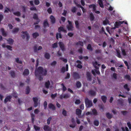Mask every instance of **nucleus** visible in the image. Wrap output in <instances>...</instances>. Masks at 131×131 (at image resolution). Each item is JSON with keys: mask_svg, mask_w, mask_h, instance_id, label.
I'll use <instances>...</instances> for the list:
<instances>
[{"mask_svg": "<svg viewBox=\"0 0 131 131\" xmlns=\"http://www.w3.org/2000/svg\"><path fill=\"white\" fill-rule=\"evenodd\" d=\"M47 72L46 69H44L42 67L39 66L36 70L35 74L36 76L40 75L46 76L47 75Z\"/></svg>", "mask_w": 131, "mask_h": 131, "instance_id": "f257e3e1", "label": "nucleus"}, {"mask_svg": "<svg viewBox=\"0 0 131 131\" xmlns=\"http://www.w3.org/2000/svg\"><path fill=\"white\" fill-rule=\"evenodd\" d=\"M85 103L86 107L87 108H89L93 106L92 101L89 100V99L86 98L85 99Z\"/></svg>", "mask_w": 131, "mask_h": 131, "instance_id": "f03ea898", "label": "nucleus"}, {"mask_svg": "<svg viewBox=\"0 0 131 131\" xmlns=\"http://www.w3.org/2000/svg\"><path fill=\"white\" fill-rule=\"evenodd\" d=\"M21 33L24 35H21V37H22V38L23 39H25V36L26 37V40L28 41L30 39V36L29 34L28 33V32L27 31H22L21 32Z\"/></svg>", "mask_w": 131, "mask_h": 131, "instance_id": "7ed1b4c3", "label": "nucleus"}, {"mask_svg": "<svg viewBox=\"0 0 131 131\" xmlns=\"http://www.w3.org/2000/svg\"><path fill=\"white\" fill-rule=\"evenodd\" d=\"M33 18L35 20H36V22H35L34 23V25L38 24L40 21V20L39 19L38 17V15L36 13H35L33 15Z\"/></svg>", "mask_w": 131, "mask_h": 131, "instance_id": "20e7f679", "label": "nucleus"}, {"mask_svg": "<svg viewBox=\"0 0 131 131\" xmlns=\"http://www.w3.org/2000/svg\"><path fill=\"white\" fill-rule=\"evenodd\" d=\"M59 47L61 48L62 51L63 52L64 51L66 50V48L65 46L63 43L61 41H59Z\"/></svg>", "mask_w": 131, "mask_h": 131, "instance_id": "39448f33", "label": "nucleus"}, {"mask_svg": "<svg viewBox=\"0 0 131 131\" xmlns=\"http://www.w3.org/2000/svg\"><path fill=\"white\" fill-rule=\"evenodd\" d=\"M72 76L74 79L75 80H77L80 78V76L78 72H73Z\"/></svg>", "mask_w": 131, "mask_h": 131, "instance_id": "423d86ee", "label": "nucleus"}, {"mask_svg": "<svg viewBox=\"0 0 131 131\" xmlns=\"http://www.w3.org/2000/svg\"><path fill=\"white\" fill-rule=\"evenodd\" d=\"M70 95L68 93L65 94L63 95H61L60 96V98L61 99H62L63 98L67 99L70 97Z\"/></svg>", "mask_w": 131, "mask_h": 131, "instance_id": "0eeeda50", "label": "nucleus"}, {"mask_svg": "<svg viewBox=\"0 0 131 131\" xmlns=\"http://www.w3.org/2000/svg\"><path fill=\"white\" fill-rule=\"evenodd\" d=\"M86 75L87 80L89 81H91L92 80V77L90 73L89 72H87Z\"/></svg>", "mask_w": 131, "mask_h": 131, "instance_id": "6e6552de", "label": "nucleus"}, {"mask_svg": "<svg viewBox=\"0 0 131 131\" xmlns=\"http://www.w3.org/2000/svg\"><path fill=\"white\" fill-rule=\"evenodd\" d=\"M71 122L72 124L70 125V127L72 128H74L76 125V124L73 118L71 119Z\"/></svg>", "mask_w": 131, "mask_h": 131, "instance_id": "1a4fd4ad", "label": "nucleus"}, {"mask_svg": "<svg viewBox=\"0 0 131 131\" xmlns=\"http://www.w3.org/2000/svg\"><path fill=\"white\" fill-rule=\"evenodd\" d=\"M32 99L34 102V106L36 107L38 106V99L36 97H34Z\"/></svg>", "mask_w": 131, "mask_h": 131, "instance_id": "9d476101", "label": "nucleus"}, {"mask_svg": "<svg viewBox=\"0 0 131 131\" xmlns=\"http://www.w3.org/2000/svg\"><path fill=\"white\" fill-rule=\"evenodd\" d=\"M49 24L48 22V20L47 19H45L43 23V27L45 28H46L47 26L49 27Z\"/></svg>", "mask_w": 131, "mask_h": 131, "instance_id": "9b49d317", "label": "nucleus"}, {"mask_svg": "<svg viewBox=\"0 0 131 131\" xmlns=\"http://www.w3.org/2000/svg\"><path fill=\"white\" fill-rule=\"evenodd\" d=\"M12 98V96L11 95H9L6 96L4 100L5 103H6L8 101H10Z\"/></svg>", "mask_w": 131, "mask_h": 131, "instance_id": "f8f14e48", "label": "nucleus"}, {"mask_svg": "<svg viewBox=\"0 0 131 131\" xmlns=\"http://www.w3.org/2000/svg\"><path fill=\"white\" fill-rule=\"evenodd\" d=\"M50 18L51 20V23L52 24H54L56 23V19L53 16L51 15L50 16Z\"/></svg>", "mask_w": 131, "mask_h": 131, "instance_id": "ddd939ff", "label": "nucleus"}, {"mask_svg": "<svg viewBox=\"0 0 131 131\" xmlns=\"http://www.w3.org/2000/svg\"><path fill=\"white\" fill-rule=\"evenodd\" d=\"M43 129L45 131H51V128L47 125L44 126Z\"/></svg>", "mask_w": 131, "mask_h": 131, "instance_id": "4468645a", "label": "nucleus"}, {"mask_svg": "<svg viewBox=\"0 0 131 131\" xmlns=\"http://www.w3.org/2000/svg\"><path fill=\"white\" fill-rule=\"evenodd\" d=\"M1 31L2 33L3 36L4 37H6L7 36V34L6 32L5 31L4 29L3 28H2L1 29Z\"/></svg>", "mask_w": 131, "mask_h": 131, "instance_id": "2eb2a0df", "label": "nucleus"}, {"mask_svg": "<svg viewBox=\"0 0 131 131\" xmlns=\"http://www.w3.org/2000/svg\"><path fill=\"white\" fill-rule=\"evenodd\" d=\"M96 92L93 90H91L88 92L90 95L95 96L96 95Z\"/></svg>", "mask_w": 131, "mask_h": 131, "instance_id": "dca6fc26", "label": "nucleus"}, {"mask_svg": "<svg viewBox=\"0 0 131 131\" xmlns=\"http://www.w3.org/2000/svg\"><path fill=\"white\" fill-rule=\"evenodd\" d=\"M29 73V70L27 69H25L24 72H23V74L24 75H28Z\"/></svg>", "mask_w": 131, "mask_h": 131, "instance_id": "f3484780", "label": "nucleus"}, {"mask_svg": "<svg viewBox=\"0 0 131 131\" xmlns=\"http://www.w3.org/2000/svg\"><path fill=\"white\" fill-rule=\"evenodd\" d=\"M49 107L52 110H55L56 108L54 105L52 103H50L48 105Z\"/></svg>", "mask_w": 131, "mask_h": 131, "instance_id": "a211bd4d", "label": "nucleus"}, {"mask_svg": "<svg viewBox=\"0 0 131 131\" xmlns=\"http://www.w3.org/2000/svg\"><path fill=\"white\" fill-rule=\"evenodd\" d=\"M90 19L91 21H93L94 20L95 17L93 13L91 12L89 14Z\"/></svg>", "mask_w": 131, "mask_h": 131, "instance_id": "6ab92c4d", "label": "nucleus"}, {"mask_svg": "<svg viewBox=\"0 0 131 131\" xmlns=\"http://www.w3.org/2000/svg\"><path fill=\"white\" fill-rule=\"evenodd\" d=\"M58 31L59 32H60L61 31L64 32L65 33L67 32V30L64 29V28L61 26L59 27L58 29Z\"/></svg>", "mask_w": 131, "mask_h": 131, "instance_id": "aec40b11", "label": "nucleus"}, {"mask_svg": "<svg viewBox=\"0 0 131 131\" xmlns=\"http://www.w3.org/2000/svg\"><path fill=\"white\" fill-rule=\"evenodd\" d=\"M11 77L14 78L16 77V74L15 72L14 71H11L9 73Z\"/></svg>", "mask_w": 131, "mask_h": 131, "instance_id": "412c9836", "label": "nucleus"}, {"mask_svg": "<svg viewBox=\"0 0 131 131\" xmlns=\"http://www.w3.org/2000/svg\"><path fill=\"white\" fill-rule=\"evenodd\" d=\"M44 56L45 58L47 60L49 59L50 57V54L47 52H46L45 53Z\"/></svg>", "mask_w": 131, "mask_h": 131, "instance_id": "4be33fe9", "label": "nucleus"}, {"mask_svg": "<svg viewBox=\"0 0 131 131\" xmlns=\"http://www.w3.org/2000/svg\"><path fill=\"white\" fill-rule=\"evenodd\" d=\"M19 29L18 28H15L12 31L13 34H15L19 31Z\"/></svg>", "mask_w": 131, "mask_h": 131, "instance_id": "5701e85b", "label": "nucleus"}, {"mask_svg": "<svg viewBox=\"0 0 131 131\" xmlns=\"http://www.w3.org/2000/svg\"><path fill=\"white\" fill-rule=\"evenodd\" d=\"M106 117L109 119H111L113 117V115L109 113H106Z\"/></svg>", "mask_w": 131, "mask_h": 131, "instance_id": "b1692460", "label": "nucleus"}, {"mask_svg": "<svg viewBox=\"0 0 131 131\" xmlns=\"http://www.w3.org/2000/svg\"><path fill=\"white\" fill-rule=\"evenodd\" d=\"M101 99L103 102L105 103L106 102L107 97L106 96L102 95L101 96Z\"/></svg>", "mask_w": 131, "mask_h": 131, "instance_id": "393cba45", "label": "nucleus"}, {"mask_svg": "<svg viewBox=\"0 0 131 131\" xmlns=\"http://www.w3.org/2000/svg\"><path fill=\"white\" fill-rule=\"evenodd\" d=\"M124 21H120L119 22H116L115 24V27L116 28H118V26H119L121 24L123 23Z\"/></svg>", "mask_w": 131, "mask_h": 131, "instance_id": "a878e982", "label": "nucleus"}, {"mask_svg": "<svg viewBox=\"0 0 131 131\" xmlns=\"http://www.w3.org/2000/svg\"><path fill=\"white\" fill-rule=\"evenodd\" d=\"M39 36V34L38 33L35 32L32 33V36L33 38H36L38 37Z\"/></svg>", "mask_w": 131, "mask_h": 131, "instance_id": "bb28decb", "label": "nucleus"}, {"mask_svg": "<svg viewBox=\"0 0 131 131\" xmlns=\"http://www.w3.org/2000/svg\"><path fill=\"white\" fill-rule=\"evenodd\" d=\"M81 112L82 111L79 109H77L76 110V114L77 115H81Z\"/></svg>", "mask_w": 131, "mask_h": 131, "instance_id": "cd10ccee", "label": "nucleus"}, {"mask_svg": "<svg viewBox=\"0 0 131 131\" xmlns=\"http://www.w3.org/2000/svg\"><path fill=\"white\" fill-rule=\"evenodd\" d=\"M8 43L10 45H12L14 41V40L11 38H9L7 40Z\"/></svg>", "mask_w": 131, "mask_h": 131, "instance_id": "c85d7f7f", "label": "nucleus"}, {"mask_svg": "<svg viewBox=\"0 0 131 131\" xmlns=\"http://www.w3.org/2000/svg\"><path fill=\"white\" fill-rule=\"evenodd\" d=\"M93 123L95 126H98L99 125V122L98 120L96 119L94 120Z\"/></svg>", "mask_w": 131, "mask_h": 131, "instance_id": "c756f323", "label": "nucleus"}, {"mask_svg": "<svg viewBox=\"0 0 131 131\" xmlns=\"http://www.w3.org/2000/svg\"><path fill=\"white\" fill-rule=\"evenodd\" d=\"M98 3L100 6L102 8L104 7V5L102 0H98Z\"/></svg>", "mask_w": 131, "mask_h": 131, "instance_id": "7c9ffc66", "label": "nucleus"}, {"mask_svg": "<svg viewBox=\"0 0 131 131\" xmlns=\"http://www.w3.org/2000/svg\"><path fill=\"white\" fill-rule=\"evenodd\" d=\"M50 84V82L49 80H48L47 82H46L45 83V87L46 88L48 89L49 88Z\"/></svg>", "mask_w": 131, "mask_h": 131, "instance_id": "2f4dec72", "label": "nucleus"}, {"mask_svg": "<svg viewBox=\"0 0 131 131\" xmlns=\"http://www.w3.org/2000/svg\"><path fill=\"white\" fill-rule=\"evenodd\" d=\"M128 84H125L124 85V88L126 89L127 91H129L130 90V89L128 87Z\"/></svg>", "mask_w": 131, "mask_h": 131, "instance_id": "473e14b6", "label": "nucleus"}, {"mask_svg": "<svg viewBox=\"0 0 131 131\" xmlns=\"http://www.w3.org/2000/svg\"><path fill=\"white\" fill-rule=\"evenodd\" d=\"M30 91V89L29 86L26 87V94H29Z\"/></svg>", "mask_w": 131, "mask_h": 131, "instance_id": "72a5a7b5", "label": "nucleus"}, {"mask_svg": "<svg viewBox=\"0 0 131 131\" xmlns=\"http://www.w3.org/2000/svg\"><path fill=\"white\" fill-rule=\"evenodd\" d=\"M59 38L60 39L62 38V36L60 33H57L56 34V37L57 39H58L59 38Z\"/></svg>", "mask_w": 131, "mask_h": 131, "instance_id": "f704fd0d", "label": "nucleus"}, {"mask_svg": "<svg viewBox=\"0 0 131 131\" xmlns=\"http://www.w3.org/2000/svg\"><path fill=\"white\" fill-rule=\"evenodd\" d=\"M76 85L77 88H79L81 87V84L80 81H77V82Z\"/></svg>", "mask_w": 131, "mask_h": 131, "instance_id": "c9c22d12", "label": "nucleus"}, {"mask_svg": "<svg viewBox=\"0 0 131 131\" xmlns=\"http://www.w3.org/2000/svg\"><path fill=\"white\" fill-rule=\"evenodd\" d=\"M92 112L94 115H96L97 114V112L95 108H93L92 110Z\"/></svg>", "mask_w": 131, "mask_h": 131, "instance_id": "e433bc0d", "label": "nucleus"}, {"mask_svg": "<svg viewBox=\"0 0 131 131\" xmlns=\"http://www.w3.org/2000/svg\"><path fill=\"white\" fill-rule=\"evenodd\" d=\"M77 45H79L80 46H83V42L81 41H79L78 42L76 43Z\"/></svg>", "mask_w": 131, "mask_h": 131, "instance_id": "4c0bfd02", "label": "nucleus"}, {"mask_svg": "<svg viewBox=\"0 0 131 131\" xmlns=\"http://www.w3.org/2000/svg\"><path fill=\"white\" fill-rule=\"evenodd\" d=\"M67 27L68 30H72L73 25H67Z\"/></svg>", "mask_w": 131, "mask_h": 131, "instance_id": "58836bf2", "label": "nucleus"}, {"mask_svg": "<svg viewBox=\"0 0 131 131\" xmlns=\"http://www.w3.org/2000/svg\"><path fill=\"white\" fill-rule=\"evenodd\" d=\"M34 126L35 131H39L40 130V127L35 125H34Z\"/></svg>", "mask_w": 131, "mask_h": 131, "instance_id": "ea45409f", "label": "nucleus"}, {"mask_svg": "<svg viewBox=\"0 0 131 131\" xmlns=\"http://www.w3.org/2000/svg\"><path fill=\"white\" fill-rule=\"evenodd\" d=\"M117 53L116 56L117 57L119 58H121V55L120 51L119 50H116Z\"/></svg>", "mask_w": 131, "mask_h": 131, "instance_id": "a19ab883", "label": "nucleus"}, {"mask_svg": "<svg viewBox=\"0 0 131 131\" xmlns=\"http://www.w3.org/2000/svg\"><path fill=\"white\" fill-rule=\"evenodd\" d=\"M77 8L75 7H72L71 9V11L73 13H75L77 11Z\"/></svg>", "mask_w": 131, "mask_h": 131, "instance_id": "79ce46f5", "label": "nucleus"}, {"mask_svg": "<svg viewBox=\"0 0 131 131\" xmlns=\"http://www.w3.org/2000/svg\"><path fill=\"white\" fill-rule=\"evenodd\" d=\"M13 14L15 15L18 16H19L21 15L20 12L19 11H17L16 12H14Z\"/></svg>", "mask_w": 131, "mask_h": 131, "instance_id": "37998d69", "label": "nucleus"}, {"mask_svg": "<svg viewBox=\"0 0 131 131\" xmlns=\"http://www.w3.org/2000/svg\"><path fill=\"white\" fill-rule=\"evenodd\" d=\"M87 49L91 51H92L93 50V48L92 47L91 45L90 44H89L88 45L87 47Z\"/></svg>", "mask_w": 131, "mask_h": 131, "instance_id": "c03bdc74", "label": "nucleus"}, {"mask_svg": "<svg viewBox=\"0 0 131 131\" xmlns=\"http://www.w3.org/2000/svg\"><path fill=\"white\" fill-rule=\"evenodd\" d=\"M77 5L78 6H79L81 8L83 13H84L85 12H86V10L83 7L79 4H78Z\"/></svg>", "mask_w": 131, "mask_h": 131, "instance_id": "a18cd8bd", "label": "nucleus"}, {"mask_svg": "<svg viewBox=\"0 0 131 131\" xmlns=\"http://www.w3.org/2000/svg\"><path fill=\"white\" fill-rule=\"evenodd\" d=\"M109 22V21L107 19H105L103 21V24L104 25H107Z\"/></svg>", "mask_w": 131, "mask_h": 131, "instance_id": "49530a36", "label": "nucleus"}, {"mask_svg": "<svg viewBox=\"0 0 131 131\" xmlns=\"http://www.w3.org/2000/svg\"><path fill=\"white\" fill-rule=\"evenodd\" d=\"M124 78H125L128 80V81H130L131 80L130 76L129 75H125Z\"/></svg>", "mask_w": 131, "mask_h": 131, "instance_id": "de8ad7c7", "label": "nucleus"}, {"mask_svg": "<svg viewBox=\"0 0 131 131\" xmlns=\"http://www.w3.org/2000/svg\"><path fill=\"white\" fill-rule=\"evenodd\" d=\"M118 103V104L121 105H123V101L122 99L121 100L118 99L117 100Z\"/></svg>", "mask_w": 131, "mask_h": 131, "instance_id": "09e8293b", "label": "nucleus"}, {"mask_svg": "<svg viewBox=\"0 0 131 131\" xmlns=\"http://www.w3.org/2000/svg\"><path fill=\"white\" fill-rule=\"evenodd\" d=\"M75 24L76 26V28H78L79 27V23L78 20H76L75 21Z\"/></svg>", "mask_w": 131, "mask_h": 131, "instance_id": "8fccbe9b", "label": "nucleus"}, {"mask_svg": "<svg viewBox=\"0 0 131 131\" xmlns=\"http://www.w3.org/2000/svg\"><path fill=\"white\" fill-rule=\"evenodd\" d=\"M59 59L62 60L64 63H67V60L66 59H64L63 57L60 58Z\"/></svg>", "mask_w": 131, "mask_h": 131, "instance_id": "3c124183", "label": "nucleus"}, {"mask_svg": "<svg viewBox=\"0 0 131 131\" xmlns=\"http://www.w3.org/2000/svg\"><path fill=\"white\" fill-rule=\"evenodd\" d=\"M52 119V117H50L48 118L47 120V123L48 125L50 124V121Z\"/></svg>", "mask_w": 131, "mask_h": 131, "instance_id": "603ef678", "label": "nucleus"}, {"mask_svg": "<svg viewBox=\"0 0 131 131\" xmlns=\"http://www.w3.org/2000/svg\"><path fill=\"white\" fill-rule=\"evenodd\" d=\"M61 85L63 87L62 90L64 92L65 91L67 90V88L66 87L64 86L63 83H62Z\"/></svg>", "mask_w": 131, "mask_h": 131, "instance_id": "864d4df0", "label": "nucleus"}, {"mask_svg": "<svg viewBox=\"0 0 131 131\" xmlns=\"http://www.w3.org/2000/svg\"><path fill=\"white\" fill-rule=\"evenodd\" d=\"M52 47L53 48H56L57 47V42L55 43L52 45Z\"/></svg>", "mask_w": 131, "mask_h": 131, "instance_id": "5fc2aeb1", "label": "nucleus"}, {"mask_svg": "<svg viewBox=\"0 0 131 131\" xmlns=\"http://www.w3.org/2000/svg\"><path fill=\"white\" fill-rule=\"evenodd\" d=\"M15 60L17 63L20 64H22V63L21 61L19 60V58H17L15 59Z\"/></svg>", "mask_w": 131, "mask_h": 131, "instance_id": "6e6d98bb", "label": "nucleus"}, {"mask_svg": "<svg viewBox=\"0 0 131 131\" xmlns=\"http://www.w3.org/2000/svg\"><path fill=\"white\" fill-rule=\"evenodd\" d=\"M38 47L37 45H36L34 46L33 47V49L34 51V52H37V50H38Z\"/></svg>", "mask_w": 131, "mask_h": 131, "instance_id": "4d7b16f0", "label": "nucleus"}, {"mask_svg": "<svg viewBox=\"0 0 131 131\" xmlns=\"http://www.w3.org/2000/svg\"><path fill=\"white\" fill-rule=\"evenodd\" d=\"M47 11L49 14H51L52 12V8L51 7L47 9Z\"/></svg>", "mask_w": 131, "mask_h": 131, "instance_id": "13d9d810", "label": "nucleus"}, {"mask_svg": "<svg viewBox=\"0 0 131 131\" xmlns=\"http://www.w3.org/2000/svg\"><path fill=\"white\" fill-rule=\"evenodd\" d=\"M57 93H55L54 94H52L51 95V98L53 99L55 98L57 96Z\"/></svg>", "mask_w": 131, "mask_h": 131, "instance_id": "bf43d9fd", "label": "nucleus"}, {"mask_svg": "<svg viewBox=\"0 0 131 131\" xmlns=\"http://www.w3.org/2000/svg\"><path fill=\"white\" fill-rule=\"evenodd\" d=\"M127 113V112L126 111H121V113L124 116L126 115Z\"/></svg>", "mask_w": 131, "mask_h": 131, "instance_id": "052dcab7", "label": "nucleus"}, {"mask_svg": "<svg viewBox=\"0 0 131 131\" xmlns=\"http://www.w3.org/2000/svg\"><path fill=\"white\" fill-rule=\"evenodd\" d=\"M34 3L35 5H38L40 3V2L39 0H35Z\"/></svg>", "mask_w": 131, "mask_h": 131, "instance_id": "680f3d73", "label": "nucleus"}, {"mask_svg": "<svg viewBox=\"0 0 131 131\" xmlns=\"http://www.w3.org/2000/svg\"><path fill=\"white\" fill-rule=\"evenodd\" d=\"M127 125L128 126V127H129V129H131V123H130L129 122H128L127 123Z\"/></svg>", "mask_w": 131, "mask_h": 131, "instance_id": "e2e57ef3", "label": "nucleus"}, {"mask_svg": "<svg viewBox=\"0 0 131 131\" xmlns=\"http://www.w3.org/2000/svg\"><path fill=\"white\" fill-rule=\"evenodd\" d=\"M78 51V52L80 54H82L83 53V50L82 48V47H80Z\"/></svg>", "mask_w": 131, "mask_h": 131, "instance_id": "0e129e2a", "label": "nucleus"}, {"mask_svg": "<svg viewBox=\"0 0 131 131\" xmlns=\"http://www.w3.org/2000/svg\"><path fill=\"white\" fill-rule=\"evenodd\" d=\"M21 8H22L23 11L24 12H26V7L25 6H21Z\"/></svg>", "mask_w": 131, "mask_h": 131, "instance_id": "69168bd1", "label": "nucleus"}, {"mask_svg": "<svg viewBox=\"0 0 131 131\" xmlns=\"http://www.w3.org/2000/svg\"><path fill=\"white\" fill-rule=\"evenodd\" d=\"M80 102L81 101L79 99H77L76 100L75 103L76 104H79L80 103Z\"/></svg>", "mask_w": 131, "mask_h": 131, "instance_id": "338daca9", "label": "nucleus"}, {"mask_svg": "<svg viewBox=\"0 0 131 131\" xmlns=\"http://www.w3.org/2000/svg\"><path fill=\"white\" fill-rule=\"evenodd\" d=\"M56 64V61H54L50 64V65L51 66H55Z\"/></svg>", "mask_w": 131, "mask_h": 131, "instance_id": "774afa93", "label": "nucleus"}]
</instances>
